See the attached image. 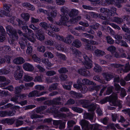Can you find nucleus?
I'll list each match as a JSON object with an SVG mask.
<instances>
[{
	"label": "nucleus",
	"instance_id": "obj_56",
	"mask_svg": "<svg viewBox=\"0 0 130 130\" xmlns=\"http://www.w3.org/2000/svg\"><path fill=\"white\" fill-rule=\"evenodd\" d=\"M56 74V72L53 71H47L46 73L47 76H51Z\"/></svg>",
	"mask_w": 130,
	"mask_h": 130
},
{
	"label": "nucleus",
	"instance_id": "obj_14",
	"mask_svg": "<svg viewBox=\"0 0 130 130\" xmlns=\"http://www.w3.org/2000/svg\"><path fill=\"white\" fill-rule=\"evenodd\" d=\"M25 62V60L23 58L21 57H18L15 59L13 60L14 63L16 64H21Z\"/></svg>",
	"mask_w": 130,
	"mask_h": 130
},
{
	"label": "nucleus",
	"instance_id": "obj_27",
	"mask_svg": "<svg viewBox=\"0 0 130 130\" xmlns=\"http://www.w3.org/2000/svg\"><path fill=\"white\" fill-rule=\"evenodd\" d=\"M93 79L94 80L99 82L103 84L107 83L104 80L101 79L100 78V76L99 75H96L94 76L93 77Z\"/></svg>",
	"mask_w": 130,
	"mask_h": 130
},
{
	"label": "nucleus",
	"instance_id": "obj_26",
	"mask_svg": "<svg viewBox=\"0 0 130 130\" xmlns=\"http://www.w3.org/2000/svg\"><path fill=\"white\" fill-rule=\"evenodd\" d=\"M21 15L22 18L26 21L28 20L30 17V15L28 13H22Z\"/></svg>",
	"mask_w": 130,
	"mask_h": 130
},
{
	"label": "nucleus",
	"instance_id": "obj_13",
	"mask_svg": "<svg viewBox=\"0 0 130 130\" xmlns=\"http://www.w3.org/2000/svg\"><path fill=\"white\" fill-rule=\"evenodd\" d=\"M94 113H92V114L85 112L84 113V119L89 120L91 121H92L93 120L94 117Z\"/></svg>",
	"mask_w": 130,
	"mask_h": 130
},
{
	"label": "nucleus",
	"instance_id": "obj_10",
	"mask_svg": "<svg viewBox=\"0 0 130 130\" xmlns=\"http://www.w3.org/2000/svg\"><path fill=\"white\" fill-rule=\"evenodd\" d=\"M115 2V0H105L102 1L101 5L103 6H108L113 4Z\"/></svg>",
	"mask_w": 130,
	"mask_h": 130
},
{
	"label": "nucleus",
	"instance_id": "obj_36",
	"mask_svg": "<svg viewBox=\"0 0 130 130\" xmlns=\"http://www.w3.org/2000/svg\"><path fill=\"white\" fill-rule=\"evenodd\" d=\"M41 60L43 63H45L48 67H51L52 65V64L49 61V60L47 59L43 58Z\"/></svg>",
	"mask_w": 130,
	"mask_h": 130
},
{
	"label": "nucleus",
	"instance_id": "obj_38",
	"mask_svg": "<svg viewBox=\"0 0 130 130\" xmlns=\"http://www.w3.org/2000/svg\"><path fill=\"white\" fill-rule=\"evenodd\" d=\"M10 71L5 69L0 70V75H7L8 74Z\"/></svg>",
	"mask_w": 130,
	"mask_h": 130
},
{
	"label": "nucleus",
	"instance_id": "obj_2",
	"mask_svg": "<svg viewBox=\"0 0 130 130\" xmlns=\"http://www.w3.org/2000/svg\"><path fill=\"white\" fill-rule=\"evenodd\" d=\"M82 81L83 84L93 85L92 86L90 87L89 88L90 91L95 90L97 91H99L101 88L100 86L96 85L95 83L92 81H90L87 79H83L82 80Z\"/></svg>",
	"mask_w": 130,
	"mask_h": 130
},
{
	"label": "nucleus",
	"instance_id": "obj_19",
	"mask_svg": "<svg viewBox=\"0 0 130 130\" xmlns=\"http://www.w3.org/2000/svg\"><path fill=\"white\" fill-rule=\"evenodd\" d=\"M112 22H115L117 24H120L123 21V19L118 17H115L111 20Z\"/></svg>",
	"mask_w": 130,
	"mask_h": 130
},
{
	"label": "nucleus",
	"instance_id": "obj_48",
	"mask_svg": "<svg viewBox=\"0 0 130 130\" xmlns=\"http://www.w3.org/2000/svg\"><path fill=\"white\" fill-rule=\"evenodd\" d=\"M94 68V70L96 72H99L101 71V67L98 64H96Z\"/></svg>",
	"mask_w": 130,
	"mask_h": 130
},
{
	"label": "nucleus",
	"instance_id": "obj_55",
	"mask_svg": "<svg viewBox=\"0 0 130 130\" xmlns=\"http://www.w3.org/2000/svg\"><path fill=\"white\" fill-rule=\"evenodd\" d=\"M85 48L86 50H91L93 49V46L87 43L85 45Z\"/></svg>",
	"mask_w": 130,
	"mask_h": 130
},
{
	"label": "nucleus",
	"instance_id": "obj_15",
	"mask_svg": "<svg viewBox=\"0 0 130 130\" xmlns=\"http://www.w3.org/2000/svg\"><path fill=\"white\" fill-rule=\"evenodd\" d=\"M103 75L105 79L107 81L110 80L114 77L113 74L111 73H103Z\"/></svg>",
	"mask_w": 130,
	"mask_h": 130
},
{
	"label": "nucleus",
	"instance_id": "obj_16",
	"mask_svg": "<svg viewBox=\"0 0 130 130\" xmlns=\"http://www.w3.org/2000/svg\"><path fill=\"white\" fill-rule=\"evenodd\" d=\"M74 39V37L71 35H68L66 38H64L63 42L67 43L70 44L72 42V40Z\"/></svg>",
	"mask_w": 130,
	"mask_h": 130
},
{
	"label": "nucleus",
	"instance_id": "obj_64",
	"mask_svg": "<svg viewBox=\"0 0 130 130\" xmlns=\"http://www.w3.org/2000/svg\"><path fill=\"white\" fill-rule=\"evenodd\" d=\"M113 87L110 86L108 87L106 91V94L109 95L111 93L112 91Z\"/></svg>",
	"mask_w": 130,
	"mask_h": 130
},
{
	"label": "nucleus",
	"instance_id": "obj_57",
	"mask_svg": "<svg viewBox=\"0 0 130 130\" xmlns=\"http://www.w3.org/2000/svg\"><path fill=\"white\" fill-rule=\"evenodd\" d=\"M55 2L58 5H61L64 4L65 1L64 0H56Z\"/></svg>",
	"mask_w": 130,
	"mask_h": 130
},
{
	"label": "nucleus",
	"instance_id": "obj_1",
	"mask_svg": "<svg viewBox=\"0 0 130 130\" xmlns=\"http://www.w3.org/2000/svg\"><path fill=\"white\" fill-rule=\"evenodd\" d=\"M29 27L36 31L35 35L37 38L40 41L44 40L45 39L44 33L42 29H40L39 26L36 27L34 25L31 24Z\"/></svg>",
	"mask_w": 130,
	"mask_h": 130
},
{
	"label": "nucleus",
	"instance_id": "obj_46",
	"mask_svg": "<svg viewBox=\"0 0 130 130\" xmlns=\"http://www.w3.org/2000/svg\"><path fill=\"white\" fill-rule=\"evenodd\" d=\"M38 51L44 53L46 50L45 47L43 46H39L37 47Z\"/></svg>",
	"mask_w": 130,
	"mask_h": 130
},
{
	"label": "nucleus",
	"instance_id": "obj_6",
	"mask_svg": "<svg viewBox=\"0 0 130 130\" xmlns=\"http://www.w3.org/2000/svg\"><path fill=\"white\" fill-rule=\"evenodd\" d=\"M17 69L14 73V76L16 80H19L22 78L23 75V71L20 66L17 67Z\"/></svg>",
	"mask_w": 130,
	"mask_h": 130
},
{
	"label": "nucleus",
	"instance_id": "obj_7",
	"mask_svg": "<svg viewBox=\"0 0 130 130\" xmlns=\"http://www.w3.org/2000/svg\"><path fill=\"white\" fill-rule=\"evenodd\" d=\"M69 18L68 16L67 15L61 16V19L60 20L61 24L64 25L68 26V27L70 26V25H68V24L69 22L68 21V20Z\"/></svg>",
	"mask_w": 130,
	"mask_h": 130
},
{
	"label": "nucleus",
	"instance_id": "obj_9",
	"mask_svg": "<svg viewBox=\"0 0 130 130\" xmlns=\"http://www.w3.org/2000/svg\"><path fill=\"white\" fill-rule=\"evenodd\" d=\"M15 121L14 118H7L5 120H2L1 122L2 123H7L8 125L12 124Z\"/></svg>",
	"mask_w": 130,
	"mask_h": 130
},
{
	"label": "nucleus",
	"instance_id": "obj_62",
	"mask_svg": "<svg viewBox=\"0 0 130 130\" xmlns=\"http://www.w3.org/2000/svg\"><path fill=\"white\" fill-rule=\"evenodd\" d=\"M82 7L85 9L92 10L94 9L93 8L89 6H87L85 5H83Z\"/></svg>",
	"mask_w": 130,
	"mask_h": 130
},
{
	"label": "nucleus",
	"instance_id": "obj_41",
	"mask_svg": "<svg viewBox=\"0 0 130 130\" xmlns=\"http://www.w3.org/2000/svg\"><path fill=\"white\" fill-rule=\"evenodd\" d=\"M44 56L46 57L48 56L49 58H52L54 57L53 54L51 52H45L44 54Z\"/></svg>",
	"mask_w": 130,
	"mask_h": 130
},
{
	"label": "nucleus",
	"instance_id": "obj_61",
	"mask_svg": "<svg viewBox=\"0 0 130 130\" xmlns=\"http://www.w3.org/2000/svg\"><path fill=\"white\" fill-rule=\"evenodd\" d=\"M58 72L60 73H65L68 72V70L65 68H62L58 70Z\"/></svg>",
	"mask_w": 130,
	"mask_h": 130
},
{
	"label": "nucleus",
	"instance_id": "obj_43",
	"mask_svg": "<svg viewBox=\"0 0 130 130\" xmlns=\"http://www.w3.org/2000/svg\"><path fill=\"white\" fill-rule=\"evenodd\" d=\"M5 31L3 33H1L0 34V42H3L6 39L5 38Z\"/></svg>",
	"mask_w": 130,
	"mask_h": 130
},
{
	"label": "nucleus",
	"instance_id": "obj_22",
	"mask_svg": "<svg viewBox=\"0 0 130 130\" xmlns=\"http://www.w3.org/2000/svg\"><path fill=\"white\" fill-rule=\"evenodd\" d=\"M24 87V86L23 85H21L16 87L15 88V93L16 94H18L20 93L21 91L22 90Z\"/></svg>",
	"mask_w": 130,
	"mask_h": 130
},
{
	"label": "nucleus",
	"instance_id": "obj_39",
	"mask_svg": "<svg viewBox=\"0 0 130 130\" xmlns=\"http://www.w3.org/2000/svg\"><path fill=\"white\" fill-rule=\"evenodd\" d=\"M43 117V115H40L36 114H31L30 117L32 119L36 118H41Z\"/></svg>",
	"mask_w": 130,
	"mask_h": 130
},
{
	"label": "nucleus",
	"instance_id": "obj_21",
	"mask_svg": "<svg viewBox=\"0 0 130 130\" xmlns=\"http://www.w3.org/2000/svg\"><path fill=\"white\" fill-rule=\"evenodd\" d=\"M90 102V101L89 100H79L78 103L80 104L84 105L85 107L87 108V106H88Z\"/></svg>",
	"mask_w": 130,
	"mask_h": 130
},
{
	"label": "nucleus",
	"instance_id": "obj_32",
	"mask_svg": "<svg viewBox=\"0 0 130 130\" xmlns=\"http://www.w3.org/2000/svg\"><path fill=\"white\" fill-rule=\"evenodd\" d=\"M88 109V110L90 111H94L96 108L95 105L93 104H89L88 106H87L86 108Z\"/></svg>",
	"mask_w": 130,
	"mask_h": 130
},
{
	"label": "nucleus",
	"instance_id": "obj_47",
	"mask_svg": "<svg viewBox=\"0 0 130 130\" xmlns=\"http://www.w3.org/2000/svg\"><path fill=\"white\" fill-rule=\"evenodd\" d=\"M73 54L74 56H76V57H81L82 55L81 53L79 51L76 50L74 51Z\"/></svg>",
	"mask_w": 130,
	"mask_h": 130
},
{
	"label": "nucleus",
	"instance_id": "obj_12",
	"mask_svg": "<svg viewBox=\"0 0 130 130\" xmlns=\"http://www.w3.org/2000/svg\"><path fill=\"white\" fill-rule=\"evenodd\" d=\"M112 99L110 102V104L116 106V105L117 100V94L116 93H113L111 95Z\"/></svg>",
	"mask_w": 130,
	"mask_h": 130
},
{
	"label": "nucleus",
	"instance_id": "obj_4",
	"mask_svg": "<svg viewBox=\"0 0 130 130\" xmlns=\"http://www.w3.org/2000/svg\"><path fill=\"white\" fill-rule=\"evenodd\" d=\"M6 28L8 34L11 35L12 39L14 40H17L18 36L16 31L10 25L7 26Z\"/></svg>",
	"mask_w": 130,
	"mask_h": 130
},
{
	"label": "nucleus",
	"instance_id": "obj_25",
	"mask_svg": "<svg viewBox=\"0 0 130 130\" xmlns=\"http://www.w3.org/2000/svg\"><path fill=\"white\" fill-rule=\"evenodd\" d=\"M55 55L57 57L61 59L65 60L66 59V57L64 54L56 52L55 53Z\"/></svg>",
	"mask_w": 130,
	"mask_h": 130
},
{
	"label": "nucleus",
	"instance_id": "obj_51",
	"mask_svg": "<svg viewBox=\"0 0 130 130\" xmlns=\"http://www.w3.org/2000/svg\"><path fill=\"white\" fill-rule=\"evenodd\" d=\"M75 124L76 122L73 120L69 121L67 122V124L69 127H72Z\"/></svg>",
	"mask_w": 130,
	"mask_h": 130
},
{
	"label": "nucleus",
	"instance_id": "obj_3",
	"mask_svg": "<svg viewBox=\"0 0 130 130\" xmlns=\"http://www.w3.org/2000/svg\"><path fill=\"white\" fill-rule=\"evenodd\" d=\"M79 123L82 126V130H92L93 125L89 123V122L85 120H81Z\"/></svg>",
	"mask_w": 130,
	"mask_h": 130
},
{
	"label": "nucleus",
	"instance_id": "obj_11",
	"mask_svg": "<svg viewBox=\"0 0 130 130\" xmlns=\"http://www.w3.org/2000/svg\"><path fill=\"white\" fill-rule=\"evenodd\" d=\"M22 6L24 7L27 8L29 10L33 11L35 9V7L28 2L24 3L22 4Z\"/></svg>",
	"mask_w": 130,
	"mask_h": 130
},
{
	"label": "nucleus",
	"instance_id": "obj_28",
	"mask_svg": "<svg viewBox=\"0 0 130 130\" xmlns=\"http://www.w3.org/2000/svg\"><path fill=\"white\" fill-rule=\"evenodd\" d=\"M26 39H27L30 41L34 43L36 41V40L35 38L32 37V38H30L28 37V36L27 33H23L22 35Z\"/></svg>",
	"mask_w": 130,
	"mask_h": 130
},
{
	"label": "nucleus",
	"instance_id": "obj_60",
	"mask_svg": "<svg viewBox=\"0 0 130 130\" xmlns=\"http://www.w3.org/2000/svg\"><path fill=\"white\" fill-rule=\"evenodd\" d=\"M85 69H81L78 70L77 72L80 74L85 76Z\"/></svg>",
	"mask_w": 130,
	"mask_h": 130
},
{
	"label": "nucleus",
	"instance_id": "obj_17",
	"mask_svg": "<svg viewBox=\"0 0 130 130\" xmlns=\"http://www.w3.org/2000/svg\"><path fill=\"white\" fill-rule=\"evenodd\" d=\"M27 49L26 51V54L28 55H31L32 53L33 48L31 45L29 43L26 44Z\"/></svg>",
	"mask_w": 130,
	"mask_h": 130
},
{
	"label": "nucleus",
	"instance_id": "obj_20",
	"mask_svg": "<svg viewBox=\"0 0 130 130\" xmlns=\"http://www.w3.org/2000/svg\"><path fill=\"white\" fill-rule=\"evenodd\" d=\"M72 45L75 47L79 48L82 45V43L79 40L76 39L73 41L72 43Z\"/></svg>",
	"mask_w": 130,
	"mask_h": 130
},
{
	"label": "nucleus",
	"instance_id": "obj_63",
	"mask_svg": "<svg viewBox=\"0 0 130 130\" xmlns=\"http://www.w3.org/2000/svg\"><path fill=\"white\" fill-rule=\"evenodd\" d=\"M57 10H55L53 11L52 12L50 13L49 15L51 17H55L57 15Z\"/></svg>",
	"mask_w": 130,
	"mask_h": 130
},
{
	"label": "nucleus",
	"instance_id": "obj_40",
	"mask_svg": "<svg viewBox=\"0 0 130 130\" xmlns=\"http://www.w3.org/2000/svg\"><path fill=\"white\" fill-rule=\"evenodd\" d=\"M24 80L26 82H30L33 79L32 77L27 75H25L24 76Z\"/></svg>",
	"mask_w": 130,
	"mask_h": 130
},
{
	"label": "nucleus",
	"instance_id": "obj_54",
	"mask_svg": "<svg viewBox=\"0 0 130 130\" xmlns=\"http://www.w3.org/2000/svg\"><path fill=\"white\" fill-rule=\"evenodd\" d=\"M107 50L108 51L112 53H113L115 52L116 50V48L115 46H111L108 47Z\"/></svg>",
	"mask_w": 130,
	"mask_h": 130
},
{
	"label": "nucleus",
	"instance_id": "obj_23",
	"mask_svg": "<svg viewBox=\"0 0 130 130\" xmlns=\"http://www.w3.org/2000/svg\"><path fill=\"white\" fill-rule=\"evenodd\" d=\"M47 107L46 106H41L36 108L35 109V111L37 113H40L41 111L44 110Z\"/></svg>",
	"mask_w": 130,
	"mask_h": 130
},
{
	"label": "nucleus",
	"instance_id": "obj_37",
	"mask_svg": "<svg viewBox=\"0 0 130 130\" xmlns=\"http://www.w3.org/2000/svg\"><path fill=\"white\" fill-rule=\"evenodd\" d=\"M106 39L107 42L110 44H112L114 43V41L110 36L106 37Z\"/></svg>",
	"mask_w": 130,
	"mask_h": 130
},
{
	"label": "nucleus",
	"instance_id": "obj_52",
	"mask_svg": "<svg viewBox=\"0 0 130 130\" xmlns=\"http://www.w3.org/2000/svg\"><path fill=\"white\" fill-rule=\"evenodd\" d=\"M72 94L74 95V97L77 98H80L83 97L82 95L80 93L72 92Z\"/></svg>",
	"mask_w": 130,
	"mask_h": 130
},
{
	"label": "nucleus",
	"instance_id": "obj_33",
	"mask_svg": "<svg viewBox=\"0 0 130 130\" xmlns=\"http://www.w3.org/2000/svg\"><path fill=\"white\" fill-rule=\"evenodd\" d=\"M12 6V5L10 4H4V9L6 10V11H7V12H9L10 13V11L11 9L10 7Z\"/></svg>",
	"mask_w": 130,
	"mask_h": 130
},
{
	"label": "nucleus",
	"instance_id": "obj_53",
	"mask_svg": "<svg viewBox=\"0 0 130 130\" xmlns=\"http://www.w3.org/2000/svg\"><path fill=\"white\" fill-rule=\"evenodd\" d=\"M81 88V91L82 93H84L86 92L88 90V88L85 85H82Z\"/></svg>",
	"mask_w": 130,
	"mask_h": 130
},
{
	"label": "nucleus",
	"instance_id": "obj_59",
	"mask_svg": "<svg viewBox=\"0 0 130 130\" xmlns=\"http://www.w3.org/2000/svg\"><path fill=\"white\" fill-rule=\"evenodd\" d=\"M68 9L65 7H63L61 8L60 11L63 14H65L66 13L68 12Z\"/></svg>",
	"mask_w": 130,
	"mask_h": 130
},
{
	"label": "nucleus",
	"instance_id": "obj_50",
	"mask_svg": "<svg viewBox=\"0 0 130 130\" xmlns=\"http://www.w3.org/2000/svg\"><path fill=\"white\" fill-rule=\"evenodd\" d=\"M39 25L44 29H46L48 27H49L48 24L45 22H42L40 23Z\"/></svg>",
	"mask_w": 130,
	"mask_h": 130
},
{
	"label": "nucleus",
	"instance_id": "obj_42",
	"mask_svg": "<svg viewBox=\"0 0 130 130\" xmlns=\"http://www.w3.org/2000/svg\"><path fill=\"white\" fill-rule=\"evenodd\" d=\"M57 49L58 50L64 51L65 49V47L62 44L56 45L55 46Z\"/></svg>",
	"mask_w": 130,
	"mask_h": 130
},
{
	"label": "nucleus",
	"instance_id": "obj_45",
	"mask_svg": "<svg viewBox=\"0 0 130 130\" xmlns=\"http://www.w3.org/2000/svg\"><path fill=\"white\" fill-rule=\"evenodd\" d=\"M72 109L74 111L78 113H81L83 111L82 109L77 107H72Z\"/></svg>",
	"mask_w": 130,
	"mask_h": 130
},
{
	"label": "nucleus",
	"instance_id": "obj_49",
	"mask_svg": "<svg viewBox=\"0 0 130 130\" xmlns=\"http://www.w3.org/2000/svg\"><path fill=\"white\" fill-rule=\"evenodd\" d=\"M32 58L35 61L38 62H41L40 59L35 54H34L32 55Z\"/></svg>",
	"mask_w": 130,
	"mask_h": 130
},
{
	"label": "nucleus",
	"instance_id": "obj_30",
	"mask_svg": "<svg viewBox=\"0 0 130 130\" xmlns=\"http://www.w3.org/2000/svg\"><path fill=\"white\" fill-rule=\"evenodd\" d=\"M57 26L56 24H54L51 25L50 27L52 31L58 32L59 30V29Z\"/></svg>",
	"mask_w": 130,
	"mask_h": 130
},
{
	"label": "nucleus",
	"instance_id": "obj_35",
	"mask_svg": "<svg viewBox=\"0 0 130 130\" xmlns=\"http://www.w3.org/2000/svg\"><path fill=\"white\" fill-rule=\"evenodd\" d=\"M38 91L37 90H34L30 92L28 95L29 97H33L35 96H38Z\"/></svg>",
	"mask_w": 130,
	"mask_h": 130
},
{
	"label": "nucleus",
	"instance_id": "obj_31",
	"mask_svg": "<svg viewBox=\"0 0 130 130\" xmlns=\"http://www.w3.org/2000/svg\"><path fill=\"white\" fill-rule=\"evenodd\" d=\"M61 100V98L60 97L53 99L52 100L53 104L55 105H60L61 103L60 102Z\"/></svg>",
	"mask_w": 130,
	"mask_h": 130
},
{
	"label": "nucleus",
	"instance_id": "obj_8",
	"mask_svg": "<svg viewBox=\"0 0 130 130\" xmlns=\"http://www.w3.org/2000/svg\"><path fill=\"white\" fill-rule=\"evenodd\" d=\"M24 69L27 71H32L34 70V68L31 64L28 63H25L23 65Z\"/></svg>",
	"mask_w": 130,
	"mask_h": 130
},
{
	"label": "nucleus",
	"instance_id": "obj_34",
	"mask_svg": "<svg viewBox=\"0 0 130 130\" xmlns=\"http://www.w3.org/2000/svg\"><path fill=\"white\" fill-rule=\"evenodd\" d=\"M4 15L9 17H10L12 15L11 13L9 12H7L4 10H1L0 11V17H2Z\"/></svg>",
	"mask_w": 130,
	"mask_h": 130
},
{
	"label": "nucleus",
	"instance_id": "obj_24",
	"mask_svg": "<svg viewBox=\"0 0 130 130\" xmlns=\"http://www.w3.org/2000/svg\"><path fill=\"white\" fill-rule=\"evenodd\" d=\"M94 53L95 56H102L105 54L104 51L98 49L95 50Z\"/></svg>",
	"mask_w": 130,
	"mask_h": 130
},
{
	"label": "nucleus",
	"instance_id": "obj_29",
	"mask_svg": "<svg viewBox=\"0 0 130 130\" xmlns=\"http://www.w3.org/2000/svg\"><path fill=\"white\" fill-rule=\"evenodd\" d=\"M58 84L57 83H54L50 86L48 90L50 91L57 89Z\"/></svg>",
	"mask_w": 130,
	"mask_h": 130
},
{
	"label": "nucleus",
	"instance_id": "obj_58",
	"mask_svg": "<svg viewBox=\"0 0 130 130\" xmlns=\"http://www.w3.org/2000/svg\"><path fill=\"white\" fill-rule=\"evenodd\" d=\"M130 70V65L129 63H127L126 64L125 67V69L124 70V72H127Z\"/></svg>",
	"mask_w": 130,
	"mask_h": 130
},
{
	"label": "nucleus",
	"instance_id": "obj_18",
	"mask_svg": "<svg viewBox=\"0 0 130 130\" xmlns=\"http://www.w3.org/2000/svg\"><path fill=\"white\" fill-rule=\"evenodd\" d=\"M78 10L73 9H72L69 13L68 15L70 17H74L78 14Z\"/></svg>",
	"mask_w": 130,
	"mask_h": 130
},
{
	"label": "nucleus",
	"instance_id": "obj_44",
	"mask_svg": "<svg viewBox=\"0 0 130 130\" xmlns=\"http://www.w3.org/2000/svg\"><path fill=\"white\" fill-rule=\"evenodd\" d=\"M100 25L98 23H96L89 26L90 28H91L94 30L97 29L99 27Z\"/></svg>",
	"mask_w": 130,
	"mask_h": 130
},
{
	"label": "nucleus",
	"instance_id": "obj_5",
	"mask_svg": "<svg viewBox=\"0 0 130 130\" xmlns=\"http://www.w3.org/2000/svg\"><path fill=\"white\" fill-rule=\"evenodd\" d=\"M83 58L84 61H83V63L85 67L87 69H90L92 67V64L91 59L86 55H84Z\"/></svg>",
	"mask_w": 130,
	"mask_h": 130
}]
</instances>
